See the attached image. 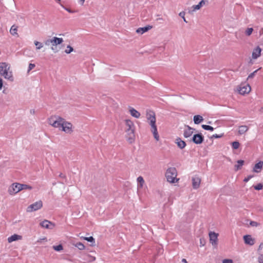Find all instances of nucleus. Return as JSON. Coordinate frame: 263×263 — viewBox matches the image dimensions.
Here are the masks:
<instances>
[{
  "instance_id": "32",
  "label": "nucleus",
  "mask_w": 263,
  "mask_h": 263,
  "mask_svg": "<svg viewBox=\"0 0 263 263\" xmlns=\"http://www.w3.org/2000/svg\"><path fill=\"white\" fill-rule=\"evenodd\" d=\"M20 187L21 191L23 190H31L32 189L31 186L25 184H21Z\"/></svg>"
},
{
  "instance_id": "34",
  "label": "nucleus",
  "mask_w": 263,
  "mask_h": 263,
  "mask_svg": "<svg viewBox=\"0 0 263 263\" xmlns=\"http://www.w3.org/2000/svg\"><path fill=\"white\" fill-rule=\"evenodd\" d=\"M34 43L35 45L36 46V50H39L43 47V44L42 43L39 42L38 41H34Z\"/></svg>"
},
{
  "instance_id": "20",
  "label": "nucleus",
  "mask_w": 263,
  "mask_h": 263,
  "mask_svg": "<svg viewBox=\"0 0 263 263\" xmlns=\"http://www.w3.org/2000/svg\"><path fill=\"white\" fill-rule=\"evenodd\" d=\"M22 239V236L21 235H19L15 234L8 238V242L11 243L14 241L21 240Z\"/></svg>"
},
{
  "instance_id": "21",
  "label": "nucleus",
  "mask_w": 263,
  "mask_h": 263,
  "mask_svg": "<svg viewBox=\"0 0 263 263\" xmlns=\"http://www.w3.org/2000/svg\"><path fill=\"white\" fill-rule=\"evenodd\" d=\"M62 38L53 37H52V45L53 46H57L58 45L62 44L63 42Z\"/></svg>"
},
{
  "instance_id": "25",
  "label": "nucleus",
  "mask_w": 263,
  "mask_h": 263,
  "mask_svg": "<svg viewBox=\"0 0 263 263\" xmlns=\"http://www.w3.org/2000/svg\"><path fill=\"white\" fill-rule=\"evenodd\" d=\"M129 112L130 115L136 118H139L140 116V113L134 108H130L129 109Z\"/></svg>"
},
{
  "instance_id": "41",
  "label": "nucleus",
  "mask_w": 263,
  "mask_h": 263,
  "mask_svg": "<svg viewBox=\"0 0 263 263\" xmlns=\"http://www.w3.org/2000/svg\"><path fill=\"white\" fill-rule=\"evenodd\" d=\"M253 28H247V29L246 30V34L247 35H250L252 34V32H253Z\"/></svg>"
},
{
  "instance_id": "50",
  "label": "nucleus",
  "mask_w": 263,
  "mask_h": 263,
  "mask_svg": "<svg viewBox=\"0 0 263 263\" xmlns=\"http://www.w3.org/2000/svg\"><path fill=\"white\" fill-rule=\"evenodd\" d=\"M3 85V80H2V79L0 78V90L2 88Z\"/></svg>"
},
{
  "instance_id": "10",
  "label": "nucleus",
  "mask_w": 263,
  "mask_h": 263,
  "mask_svg": "<svg viewBox=\"0 0 263 263\" xmlns=\"http://www.w3.org/2000/svg\"><path fill=\"white\" fill-rule=\"evenodd\" d=\"M204 137L201 133L195 134L192 138L193 142L196 144L202 143Z\"/></svg>"
},
{
  "instance_id": "11",
  "label": "nucleus",
  "mask_w": 263,
  "mask_h": 263,
  "mask_svg": "<svg viewBox=\"0 0 263 263\" xmlns=\"http://www.w3.org/2000/svg\"><path fill=\"white\" fill-rule=\"evenodd\" d=\"M126 139L129 143H132L135 141L134 129L125 130Z\"/></svg>"
},
{
  "instance_id": "26",
  "label": "nucleus",
  "mask_w": 263,
  "mask_h": 263,
  "mask_svg": "<svg viewBox=\"0 0 263 263\" xmlns=\"http://www.w3.org/2000/svg\"><path fill=\"white\" fill-rule=\"evenodd\" d=\"M205 4V1L204 0H201L198 4L196 5H193L192 8L194 11L199 10L202 7L203 5Z\"/></svg>"
},
{
  "instance_id": "53",
  "label": "nucleus",
  "mask_w": 263,
  "mask_h": 263,
  "mask_svg": "<svg viewBox=\"0 0 263 263\" xmlns=\"http://www.w3.org/2000/svg\"><path fill=\"white\" fill-rule=\"evenodd\" d=\"M30 112L31 114H34L35 113V110H34V109H31L30 110Z\"/></svg>"
},
{
  "instance_id": "57",
  "label": "nucleus",
  "mask_w": 263,
  "mask_h": 263,
  "mask_svg": "<svg viewBox=\"0 0 263 263\" xmlns=\"http://www.w3.org/2000/svg\"><path fill=\"white\" fill-rule=\"evenodd\" d=\"M260 111L263 112V106L260 108Z\"/></svg>"
},
{
  "instance_id": "46",
  "label": "nucleus",
  "mask_w": 263,
  "mask_h": 263,
  "mask_svg": "<svg viewBox=\"0 0 263 263\" xmlns=\"http://www.w3.org/2000/svg\"><path fill=\"white\" fill-rule=\"evenodd\" d=\"M253 177V175H249L243 179V181L245 182H247Z\"/></svg>"
},
{
  "instance_id": "55",
  "label": "nucleus",
  "mask_w": 263,
  "mask_h": 263,
  "mask_svg": "<svg viewBox=\"0 0 263 263\" xmlns=\"http://www.w3.org/2000/svg\"><path fill=\"white\" fill-rule=\"evenodd\" d=\"M55 1H56V2H57V3H58L60 5V4H61V3H60L61 0H55Z\"/></svg>"
},
{
  "instance_id": "36",
  "label": "nucleus",
  "mask_w": 263,
  "mask_h": 263,
  "mask_svg": "<svg viewBox=\"0 0 263 263\" xmlns=\"http://www.w3.org/2000/svg\"><path fill=\"white\" fill-rule=\"evenodd\" d=\"M239 145H240V144H239V142H238V141H234V142H232V147L234 149H236L238 148Z\"/></svg>"
},
{
  "instance_id": "8",
  "label": "nucleus",
  "mask_w": 263,
  "mask_h": 263,
  "mask_svg": "<svg viewBox=\"0 0 263 263\" xmlns=\"http://www.w3.org/2000/svg\"><path fill=\"white\" fill-rule=\"evenodd\" d=\"M218 234L214 232L209 233L210 241L213 246L216 247L217 246V240Z\"/></svg>"
},
{
  "instance_id": "23",
  "label": "nucleus",
  "mask_w": 263,
  "mask_h": 263,
  "mask_svg": "<svg viewBox=\"0 0 263 263\" xmlns=\"http://www.w3.org/2000/svg\"><path fill=\"white\" fill-rule=\"evenodd\" d=\"M137 181L138 182V185H137L138 190L142 189L143 187V185L145 182L143 177L142 176H139L137 179Z\"/></svg>"
},
{
  "instance_id": "7",
  "label": "nucleus",
  "mask_w": 263,
  "mask_h": 263,
  "mask_svg": "<svg viewBox=\"0 0 263 263\" xmlns=\"http://www.w3.org/2000/svg\"><path fill=\"white\" fill-rule=\"evenodd\" d=\"M72 125L71 123L66 122L65 120L63 123L61 130L67 134H70L72 132Z\"/></svg>"
},
{
  "instance_id": "1",
  "label": "nucleus",
  "mask_w": 263,
  "mask_h": 263,
  "mask_svg": "<svg viewBox=\"0 0 263 263\" xmlns=\"http://www.w3.org/2000/svg\"><path fill=\"white\" fill-rule=\"evenodd\" d=\"M10 66L6 62L0 63V75L5 79L11 82L13 81L14 79L12 71H10Z\"/></svg>"
},
{
  "instance_id": "44",
  "label": "nucleus",
  "mask_w": 263,
  "mask_h": 263,
  "mask_svg": "<svg viewBox=\"0 0 263 263\" xmlns=\"http://www.w3.org/2000/svg\"><path fill=\"white\" fill-rule=\"evenodd\" d=\"M179 15L183 19V21L185 22H187L185 18V17H184V15H185V12H183V11H182L181 12L179 13Z\"/></svg>"
},
{
  "instance_id": "33",
  "label": "nucleus",
  "mask_w": 263,
  "mask_h": 263,
  "mask_svg": "<svg viewBox=\"0 0 263 263\" xmlns=\"http://www.w3.org/2000/svg\"><path fill=\"white\" fill-rule=\"evenodd\" d=\"M201 126L204 130H210L211 132L214 130V128L211 126L203 124Z\"/></svg>"
},
{
  "instance_id": "45",
  "label": "nucleus",
  "mask_w": 263,
  "mask_h": 263,
  "mask_svg": "<svg viewBox=\"0 0 263 263\" xmlns=\"http://www.w3.org/2000/svg\"><path fill=\"white\" fill-rule=\"evenodd\" d=\"M34 67H35V64L30 63L29 65V66H28V72H29L31 70L33 69Z\"/></svg>"
},
{
  "instance_id": "9",
  "label": "nucleus",
  "mask_w": 263,
  "mask_h": 263,
  "mask_svg": "<svg viewBox=\"0 0 263 263\" xmlns=\"http://www.w3.org/2000/svg\"><path fill=\"white\" fill-rule=\"evenodd\" d=\"M40 225L41 227L46 229L52 230L55 227V224L48 220H44L40 223Z\"/></svg>"
},
{
  "instance_id": "13",
  "label": "nucleus",
  "mask_w": 263,
  "mask_h": 263,
  "mask_svg": "<svg viewBox=\"0 0 263 263\" xmlns=\"http://www.w3.org/2000/svg\"><path fill=\"white\" fill-rule=\"evenodd\" d=\"M261 49L259 46H257L255 48H254L252 52V58L253 59H256L258 57H259L261 54Z\"/></svg>"
},
{
  "instance_id": "15",
  "label": "nucleus",
  "mask_w": 263,
  "mask_h": 263,
  "mask_svg": "<svg viewBox=\"0 0 263 263\" xmlns=\"http://www.w3.org/2000/svg\"><path fill=\"white\" fill-rule=\"evenodd\" d=\"M201 180L199 177H193L192 178V185L194 189L199 188Z\"/></svg>"
},
{
  "instance_id": "4",
  "label": "nucleus",
  "mask_w": 263,
  "mask_h": 263,
  "mask_svg": "<svg viewBox=\"0 0 263 263\" xmlns=\"http://www.w3.org/2000/svg\"><path fill=\"white\" fill-rule=\"evenodd\" d=\"M147 122L151 126V130L152 133L153 134L154 138L156 139V141H159V136L157 131V127L156 124V120H151Z\"/></svg>"
},
{
  "instance_id": "17",
  "label": "nucleus",
  "mask_w": 263,
  "mask_h": 263,
  "mask_svg": "<svg viewBox=\"0 0 263 263\" xmlns=\"http://www.w3.org/2000/svg\"><path fill=\"white\" fill-rule=\"evenodd\" d=\"M243 239L245 243L252 246L254 244V240L252 239L251 235H246L243 236Z\"/></svg>"
},
{
  "instance_id": "47",
  "label": "nucleus",
  "mask_w": 263,
  "mask_h": 263,
  "mask_svg": "<svg viewBox=\"0 0 263 263\" xmlns=\"http://www.w3.org/2000/svg\"><path fill=\"white\" fill-rule=\"evenodd\" d=\"M258 263H263V254H260L258 258Z\"/></svg>"
},
{
  "instance_id": "48",
  "label": "nucleus",
  "mask_w": 263,
  "mask_h": 263,
  "mask_svg": "<svg viewBox=\"0 0 263 263\" xmlns=\"http://www.w3.org/2000/svg\"><path fill=\"white\" fill-rule=\"evenodd\" d=\"M222 263H233V261L231 259H224L222 260Z\"/></svg>"
},
{
  "instance_id": "3",
  "label": "nucleus",
  "mask_w": 263,
  "mask_h": 263,
  "mask_svg": "<svg viewBox=\"0 0 263 263\" xmlns=\"http://www.w3.org/2000/svg\"><path fill=\"white\" fill-rule=\"evenodd\" d=\"M64 119L59 116H52L48 119V123L53 127L61 129Z\"/></svg>"
},
{
  "instance_id": "22",
  "label": "nucleus",
  "mask_w": 263,
  "mask_h": 263,
  "mask_svg": "<svg viewBox=\"0 0 263 263\" xmlns=\"http://www.w3.org/2000/svg\"><path fill=\"white\" fill-rule=\"evenodd\" d=\"M146 119L147 121L151 120H156L155 112L152 111H149L146 114Z\"/></svg>"
},
{
  "instance_id": "56",
  "label": "nucleus",
  "mask_w": 263,
  "mask_h": 263,
  "mask_svg": "<svg viewBox=\"0 0 263 263\" xmlns=\"http://www.w3.org/2000/svg\"><path fill=\"white\" fill-rule=\"evenodd\" d=\"M80 1L81 2V3L83 4L85 1V0H80Z\"/></svg>"
},
{
  "instance_id": "38",
  "label": "nucleus",
  "mask_w": 263,
  "mask_h": 263,
  "mask_svg": "<svg viewBox=\"0 0 263 263\" xmlns=\"http://www.w3.org/2000/svg\"><path fill=\"white\" fill-rule=\"evenodd\" d=\"M84 239L87 240L88 242L95 243V240L93 237L90 236L88 237H84Z\"/></svg>"
},
{
  "instance_id": "52",
  "label": "nucleus",
  "mask_w": 263,
  "mask_h": 263,
  "mask_svg": "<svg viewBox=\"0 0 263 263\" xmlns=\"http://www.w3.org/2000/svg\"><path fill=\"white\" fill-rule=\"evenodd\" d=\"M54 46H52L51 49L52 51H53L54 52H56L57 51L55 50V48L54 47Z\"/></svg>"
},
{
  "instance_id": "51",
  "label": "nucleus",
  "mask_w": 263,
  "mask_h": 263,
  "mask_svg": "<svg viewBox=\"0 0 263 263\" xmlns=\"http://www.w3.org/2000/svg\"><path fill=\"white\" fill-rule=\"evenodd\" d=\"M59 177H61V178H65V176L64 175H63L62 173H61L60 175H59Z\"/></svg>"
},
{
  "instance_id": "37",
  "label": "nucleus",
  "mask_w": 263,
  "mask_h": 263,
  "mask_svg": "<svg viewBox=\"0 0 263 263\" xmlns=\"http://www.w3.org/2000/svg\"><path fill=\"white\" fill-rule=\"evenodd\" d=\"M73 48L70 46V45H68L67 46V48L65 50V52L67 54H69L72 51H73Z\"/></svg>"
},
{
  "instance_id": "19",
  "label": "nucleus",
  "mask_w": 263,
  "mask_h": 263,
  "mask_svg": "<svg viewBox=\"0 0 263 263\" xmlns=\"http://www.w3.org/2000/svg\"><path fill=\"white\" fill-rule=\"evenodd\" d=\"M175 143L177 144L178 147L180 149L184 148L186 146L185 142L183 140H182L180 138H177L176 139Z\"/></svg>"
},
{
  "instance_id": "29",
  "label": "nucleus",
  "mask_w": 263,
  "mask_h": 263,
  "mask_svg": "<svg viewBox=\"0 0 263 263\" xmlns=\"http://www.w3.org/2000/svg\"><path fill=\"white\" fill-rule=\"evenodd\" d=\"M244 161L242 160H239L237 161V164L235 165L234 168L236 171L241 168L242 165H243Z\"/></svg>"
},
{
  "instance_id": "12",
  "label": "nucleus",
  "mask_w": 263,
  "mask_h": 263,
  "mask_svg": "<svg viewBox=\"0 0 263 263\" xmlns=\"http://www.w3.org/2000/svg\"><path fill=\"white\" fill-rule=\"evenodd\" d=\"M239 93L241 95H245L251 91V87L247 84L244 86H240L238 89Z\"/></svg>"
},
{
  "instance_id": "14",
  "label": "nucleus",
  "mask_w": 263,
  "mask_h": 263,
  "mask_svg": "<svg viewBox=\"0 0 263 263\" xmlns=\"http://www.w3.org/2000/svg\"><path fill=\"white\" fill-rule=\"evenodd\" d=\"M263 166V161H260L259 162L255 164L253 168V171L255 173H258L261 172Z\"/></svg>"
},
{
  "instance_id": "18",
  "label": "nucleus",
  "mask_w": 263,
  "mask_h": 263,
  "mask_svg": "<svg viewBox=\"0 0 263 263\" xmlns=\"http://www.w3.org/2000/svg\"><path fill=\"white\" fill-rule=\"evenodd\" d=\"M187 128L184 130L183 133L184 137L186 138L191 137L193 133V130H195V129L191 128L189 126H187Z\"/></svg>"
},
{
  "instance_id": "42",
  "label": "nucleus",
  "mask_w": 263,
  "mask_h": 263,
  "mask_svg": "<svg viewBox=\"0 0 263 263\" xmlns=\"http://www.w3.org/2000/svg\"><path fill=\"white\" fill-rule=\"evenodd\" d=\"M258 70V69H257L256 70H255L254 72L251 73L249 76H248V79H252L253 78H254V77L255 76V73L257 72V71Z\"/></svg>"
},
{
  "instance_id": "6",
  "label": "nucleus",
  "mask_w": 263,
  "mask_h": 263,
  "mask_svg": "<svg viewBox=\"0 0 263 263\" xmlns=\"http://www.w3.org/2000/svg\"><path fill=\"white\" fill-rule=\"evenodd\" d=\"M21 183H14L9 188L8 192L10 195H14L21 191Z\"/></svg>"
},
{
  "instance_id": "28",
  "label": "nucleus",
  "mask_w": 263,
  "mask_h": 263,
  "mask_svg": "<svg viewBox=\"0 0 263 263\" xmlns=\"http://www.w3.org/2000/svg\"><path fill=\"white\" fill-rule=\"evenodd\" d=\"M193 120L195 124H198L203 120V118L200 115H196L194 117Z\"/></svg>"
},
{
  "instance_id": "16",
  "label": "nucleus",
  "mask_w": 263,
  "mask_h": 263,
  "mask_svg": "<svg viewBox=\"0 0 263 263\" xmlns=\"http://www.w3.org/2000/svg\"><path fill=\"white\" fill-rule=\"evenodd\" d=\"M152 28V26L147 25V26L143 27H140V28H138L136 30V32L137 33L142 34L148 31L149 30H150Z\"/></svg>"
},
{
  "instance_id": "54",
  "label": "nucleus",
  "mask_w": 263,
  "mask_h": 263,
  "mask_svg": "<svg viewBox=\"0 0 263 263\" xmlns=\"http://www.w3.org/2000/svg\"><path fill=\"white\" fill-rule=\"evenodd\" d=\"M182 261L185 263H187V261L185 259H182Z\"/></svg>"
},
{
  "instance_id": "31",
  "label": "nucleus",
  "mask_w": 263,
  "mask_h": 263,
  "mask_svg": "<svg viewBox=\"0 0 263 263\" xmlns=\"http://www.w3.org/2000/svg\"><path fill=\"white\" fill-rule=\"evenodd\" d=\"M74 246L80 250H83L85 249L84 245L80 242H77L76 244H74Z\"/></svg>"
},
{
  "instance_id": "35",
  "label": "nucleus",
  "mask_w": 263,
  "mask_h": 263,
  "mask_svg": "<svg viewBox=\"0 0 263 263\" xmlns=\"http://www.w3.org/2000/svg\"><path fill=\"white\" fill-rule=\"evenodd\" d=\"M53 249L57 251H61L63 250V247L62 245H59L58 246H53Z\"/></svg>"
},
{
  "instance_id": "2",
  "label": "nucleus",
  "mask_w": 263,
  "mask_h": 263,
  "mask_svg": "<svg viewBox=\"0 0 263 263\" xmlns=\"http://www.w3.org/2000/svg\"><path fill=\"white\" fill-rule=\"evenodd\" d=\"M177 172L175 167H169L167 169L165 173V177L168 182L174 183L177 182L179 180L177 178Z\"/></svg>"
},
{
  "instance_id": "49",
  "label": "nucleus",
  "mask_w": 263,
  "mask_h": 263,
  "mask_svg": "<svg viewBox=\"0 0 263 263\" xmlns=\"http://www.w3.org/2000/svg\"><path fill=\"white\" fill-rule=\"evenodd\" d=\"M212 137L215 138H219L221 137V136L217 135V134H214L212 136Z\"/></svg>"
},
{
  "instance_id": "39",
  "label": "nucleus",
  "mask_w": 263,
  "mask_h": 263,
  "mask_svg": "<svg viewBox=\"0 0 263 263\" xmlns=\"http://www.w3.org/2000/svg\"><path fill=\"white\" fill-rule=\"evenodd\" d=\"M254 188L255 190L259 191L261 190L263 188V185L261 183H258L256 185H254Z\"/></svg>"
},
{
  "instance_id": "43",
  "label": "nucleus",
  "mask_w": 263,
  "mask_h": 263,
  "mask_svg": "<svg viewBox=\"0 0 263 263\" xmlns=\"http://www.w3.org/2000/svg\"><path fill=\"white\" fill-rule=\"evenodd\" d=\"M44 43L46 46H49L50 44L52 45V38L51 39L46 40Z\"/></svg>"
},
{
  "instance_id": "27",
  "label": "nucleus",
  "mask_w": 263,
  "mask_h": 263,
  "mask_svg": "<svg viewBox=\"0 0 263 263\" xmlns=\"http://www.w3.org/2000/svg\"><path fill=\"white\" fill-rule=\"evenodd\" d=\"M248 127L246 125H241L239 127L238 134L239 135H242L247 132L248 130Z\"/></svg>"
},
{
  "instance_id": "5",
  "label": "nucleus",
  "mask_w": 263,
  "mask_h": 263,
  "mask_svg": "<svg viewBox=\"0 0 263 263\" xmlns=\"http://www.w3.org/2000/svg\"><path fill=\"white\" fill-rule=\"evenodd\" d=\"M43 206V203L41 200L37 201L28 206L27 211L32 212L40 209Z\"/></svg>"
},
{
  "instance_id": "40",
  "label": "nucleus",
  "mask_w": 263,
  "mask_h": 263,
  "mask_svg": "<svg viewBox=\"0 0 263 263\" xmlns=\"http://www.w3.org/2000/svg\"><path fill=\"white\" fill-rule=\"evenodd\" d=\"M60 6L63 8L65 10H66L67 12H68L69 13H74L76 11H74V10H71L70 9L68 8H67V7H65L63 5H62V4H60Z\"/></svg>"
},
{
  "instance_id": "30",
  "label": "nucleus",
  "mask_w": 263,
  "mask_h": 263,
  "mask_svg": "<svg viewBox=\"0 0 263 263\" xmlns=\"http://www.w3.org/2000/svg\"><path fill=\"white\" fill-rule=\"evenodd\" d=\"M17 27L15 25H13L11 26V29L10 30V32L12 35H18L17 33Z\"/></svg>"
},
{
  "instance_id": "24",
  "label": "nucleus",
  "mask_w": 263,
  "mask_h": 263,
  "mask_svg": "<svg viewBox=\"0 0 263 263\" xmlns=\"http://www.w3.org/2000/svg\"><path fill=\"white\" fill-rule=\"evenodd\" d=\"M125 125H126V129L125 130L134 129V127H135L134 124L130 120H125Z\"/></svg>"
}]
</instances>
